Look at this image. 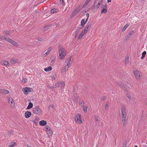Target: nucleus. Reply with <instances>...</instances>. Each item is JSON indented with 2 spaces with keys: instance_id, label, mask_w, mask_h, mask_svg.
Returning a JSON list of instances; mask_svg holds the SVG:
<instances>
[{
  "instance_id": "obj_1",
  "label": "nucleus",
  "mask_w": 147,
  "mask_h": 147,
  "mask_svg": "<svg viewBox=\"0 0 147 147\" xmlns=\"http://www.w3.org/2000/svg\"><path fill=\"white\" fill-rule=\"evenodd\" d=\"M58 50L59 59H63L66 55L65 49L63 48L61 45H60L59 46Z\"/></svg>"
},
{
  "instance_id": "obj_2",
  "label": "nucleus",
  "mask_w": 147,
  "mask_h": 147,
  "mask_svg": "<svg viewBox=\"0 0 147 147\" xmlns=\"http://www.w3.org/2000/svg\"><path fill=\"white\" fill-rule=\"evenodd\" d=\"M65 63H67V66H68V67H67L66 66H65L63 67L62 70L64 72H65L67 71L68 67L71 65L72 63L71 56L67 58L66 59Z\"/></svg>"
},
{
  "instance_id": "obj_3",
  "label": "nucleus",
  "mask_w": 147,
  "mask_h": 147,
  "mask_svg": "<svg viewBox=\"0 0 147 147\" xmlns=\"http://www.w3.org/2000/svg\"><path fill=\"white\" fill-rule=\"evenodd\" d=\"M33 111L35 114L40 115L42 113L41 111L38 106H36L34 108H33Z\"/></svg>"
},
{
  "instance_id": "obj_4",
  "label": "nucleus",
  "mask_w": 147,
  "mask_h": 147,
  "mask_svg": "<svg viewBox=\"0 0 147 147\" xmlns=\"http://www.w3.org/2000/svg\"><path fill=\"white\" fill-rule=\"evenodd\" d=\"M44 129L47 132V133L49 136L52 135L53 132L50 127L46 125Z\"/></svg>"
},
{
  "instance_id": "obj_5",
  "label": "nucleus",
  "mask_w": 147,
  "mask_h": 147,
  "mask_svg": "<svg viewBox=\"0 0 147 147\" xmlns=\"http://www.w3.org/2000/svg\"><path fill=\"white\" fill-rule=\"evenodd\" d=\"M22 91L24 92V94L26 95L28 94L29 92L33 91L32 88L27 87L23 88Z\"/></svg>"
},
{
  "instance_id": "obj_6",
  "label": "nucleus",
  "mask_w": 147,
  "mask_h": 147,
  "mask_svg": "<svg viewBox=\"0 0 147 147\" xmlns=\"http://www.w3.org/2000/svg\"><path fill=\"white\" fill-rule=\"evenodd\" d=\"M135 76L137 80H139L140 79V73L138 71H136L134 72Z\"/></svg>"
},
{
  "instance_id": "obj_7",
  "label": "nucleus",
  "mask_w": 147,
  "mask_h": 147,
  "mask_svg": "<svg viewBox=\"0 0 147 147\" xmlns=\"http://www.w3.org/2000/svg\"><path fill=\"white\" fill-rule=\"evenodd\" d=\"M122 119L123 126H124L125 125V124L127 123L126 119V115H121Z\"/></svg>"
},
{
  "instance_id": "obj_8",
  "label": "nucleus",
  "mask_w": 147,
  "mask_h": 147,
  "mask_svg": "<svg viewBox=\"0 0 147 147\" xmlns=\"http://www.w3.org/2000/svg\"><path fill=\"white\" fill-rule=\"evenodd\" d=\"M11 33V30L9 31H4L3 34L4 37L9 36H10Z\"/></svg>"
},
{
  "instance_id": "obj_9",
  "label": "nucleus",
  "mask_w": 147,
  "mask_h": 147,
  "mask_svg": "<svg viewBox=\"0 0 147 147\" xmlns=\"http://www.w3.org/2000/svg\"><path fill=\"white\" fill-rule=\"evenodd\" d=\"M0 92L3 94H8L9 92L7 90L0 89Z\"/></svg>"
},
{
  "instance_id": "obj_10",
  "label": "nucleus",
  "mask_w": 147,
  "mask_h": 147,
  "mask_svg": "<svg viewBox=\"0 0 147 147\" xmlns=\"http://www.w3.org/2000/svg\"><path fill=\"white\" fill-rule=\"evenodd\" d=\"M121 113V115H126L125 107L124 106L122 107Z\"/></svg>"
},
{
  "instance_id": "obj_11",
  "label": "nucleus",
  "mask_w": 147,
  "mask_h": 147,
  "mask_svg": "<svg viewBox=\"0 0 147 147\" xmlns=\"http://www.w3.org/2000/svg\"><path fill=\"white\" fill-rule=\"evenodd\" d=\"M31 113L30 112L27 111L25 113V116L26 118H28L31 116Z\"/></svg>"
},
{
  "instance_id": "obj_12",
  "label": "nucleus",
  "mask_w": 147,
  "mask_h": 147,
  "mask_svg": "<svg viewBox=\"0 0 147 147\" xmlns=\"http://www.w3.org/2000/svg\"><path fill=\"white\" fill-rule=\"evenodd\" d=\"M78 12V10L77 9H76L72 12L71 14V17L72 18Z\"/></svg>"
},
{
  "instance_id": "obj_13",
  "label": "nucleus",
  "mask_w": 147,
  "mask_h": 147,
  "mask_svg": "<svg viewBox=\"0 0 147 147\" xmlns=\"http://www.w3.org/2000/svg\"><path fill=\"white\" fill-rule=\"evenodd\" d=\"M56 57L54 55L52 56L50 59V60L51 61V65H53L55 63V59Z\"/></svg>"
},
{
  "instance_id": "obj_14",
  "label": "nucleus",
  "mask_w": 147,
  "mask_h": 147,
  "mask_svg": "<svg viewBox=\"0 0 147 147\" xmlns=\"http://www.w3.org/2000/svg\"><path fill=\"white\" fill-rule=\"evenodd\" d=\"M47 123V121L43 120L40 121L39 122L40 125L41 126H44L46 125Z\"/></svg>"
},
{
  "instance_id": "obj_15",
  "label": "nucleus",
  "mask_w": 147,
  "mask_h": 147,
  "mask_svg": "<svg viewBox=\"0 0 147 147\" xmlns=\"http://www.w3.org/2000/svg\"><path fill=\"white\" fill-rule=\"evenodd\" d=\"M86 23H85V20L84 19H82L81 22V28H83L84 27V25Z\"/></svg>"
},
{
  "instance_id": "obj_16",
  "label": "nucleus",
  "mask_w": 147,
  "mask_h": 147,
  "mask_svg": "<svg viewBox=\"0 0 147 147\" xmlns=\"http://www.w3.org/2000/svg\"><path fill=\"white\" fill-rule=\"evenodd\" d=\"M82 28L80 27H78V28L76 30V32L75 36V38H76L77 37V36L78 35V33H79V31H80V30L81 29H82Z\"/></svg>"
},
{
  "instance_id": "obj_17",
  "label": "nucleus",
  "mask_w": 147,
  "mask_h": 147,
  "mask_svg": "<svg viewBox=\"0 0 147 147\" xmlns=\"http://www.w3.org/2000/svg\"><path fill=\"white\" fill-rule=\"evenodd\" d=\"M61 82H57L55 85L53 87V88H56V87H59L61 86Z\"/></svg>"
},
{
  "instance_id": "obj_18",
  "label": "nucleus",
  "mask_w": 147,
  "mask_h": 147,
  "mask_svg": "<svg viewBox=\"0 0 147 147\" xmlns=\"http://www.w3.org/2000/svg\"><path fill=\"white\" fill-rule=\"evenodd\" d=\"M8 101L9 104H12L13 103H14V102L12 97H9L8 98Z\"/></svg>"
},
{
  "instance_id": "obj_19",
  "label": "nucleus",
  "mask_w": 147,
  "mask_h": 147,
  "mask_svg": "<svg viewBox=\"0 0 147 147\" xmlns=\"http://www.w3.org/2000/svg\"><path fill=\"white\" fill-rule=\"evenodd\" d=\"M134 32V31L133 30H132L131 31H130L128 34H127V36L126 37V40H128V38H129L131 36V35Z\"/></svg>"
},
{
  "instance_id": "obj_20",
  "label": "nucleus",
  "mask_w": 147,
  "mask_h": 147,
  "mask_svg": "<svg viewBox=\"0 0 147 147\" xmlns=\"http://www.w3.org/2000/svg\"><path fill=\"white\" fill-rule=\"evenodd\" d=\"M33 106V105L32 103L31 102H30L29 103V104L27 107L26 109H31L32 108Z\"/></svg>"
},
{
  "instance_id": "obj_21",
  "label": "nucleus",
  "mask_w": 147,
  "mask_h": 147,
  "mask_svg": "<svg viewBox=\"0 0 147 147\" xmlns=\"http://www.w3.org/2000/svg\"><path fill=\"white\" fill-rule=\"evenodd\" d=\"M81 117V115L80 114H78L75 116V120L76 122H77V121L78 120V119Z\"/></svg>"
},
{
  "instance_id": "obj_22",
  "label": "nucleus",
  "mask_w": 147,
  "mask_h": 147,
  "mask_svg": "<svg viewBox=\"0 0 147 147\" xmlns=\"http://www.w3.org/2000/svg\"><path fill=\"white\" fill-rule=\"evenodd\" d=\"M52 69V67L51 66H49L48 67H46L44 69V70L45 71H48L51 70Z\"/></svg>"
},
{
  "instance_id": "obj_23",
  "label": "nucleus",
  "mask_w": 147,
  "mask_h": 147,
  "mask_svg": "<svg viewBox=\"0 0 147 147\" xmlns=\"http://www.w3.org/2000/svg\"><path fill=\"white\" fill-rule=\"evenodd\" d=\"M85 34L83 33V32H81L80 34L79 35L78 37V39H80Z\"/></svg>"
},
{
  "instance_id": "obj_24",
  "label": "nucleus",
  "mask_w": 147,
  "mask_h": 147,
  "mask_svg": "<svg viewBox=\"0 0 147 147\" xmlns=\"http://www.w3.org/2000/svg\"><path fill=\"white\" fill-rule=\"evenodd\" d=\"M129 25V24H127L125 25L122 28V31L123 32L124 31Z\"/></svg>"
},
{
  "instance_id": "obj_25",
  "label": "nucleus",
  "mask_w": 147,
  "mask_h": 147,
  "mask_svg": "<svg viewBox=\"0 0 147 147\" xmlns=\"http://www.w3.org/2000/svg\"><path fill=\"white\" fill-rule=\"evenodd\" d=\"M58 11V9H52L51 10V13H54L57 12Z\"/></svg>"
},
{
  "instance_id": "obj_26",
  "label": "nucleus",
  "mask_w": 147,
  "mask_h": 147,
  "mask_svg": "<svg viewBox=\"0 0 147 147\" xmlns=\"http://www.w3.org/2000/svg\"><path fill=\"white\" fill-rule=\"evenodd\" d=\"M16 145V142H12L8 146V147H13Z\"/></svg>"
},
{
  "instance_id": "obj_27",
  "label": "nucleus",
  "mask_w": 147,
  "mask_h": 147,
  "mask_svg": "<svg viewBox=\"0 0 147 147\" xmlns=\"http://www.w3.org/2000/svg\"><path fill=\"white\" fill-rule=\"evenodd\" d=\"M146 51H144L142 53V56L141 57V59H143L144 57L145 56L146 54Z\"/></svg>"
},
{
  "instance_id": "obj_28",
  "label": "nucleus",
  "mask_w": 147,
  "mask_h": 147,
  "mask_svg": "<svg viewBox=\"0 0 147 147\" xmlns=\"http://www.w3.org/2000/svg\"><path fill=\"white\" fill-rule=\"evenodd\" d=\"M11 44L14 46H17L19 45L18 44L17 42L13 40Z\"/></svg>"
},
{
  "instance_id": "obj_29",
  "label": "nucleus",
  "mask_w": 147,
  "mask_h": 147,
  "mask_svg": "<svg viewBox=\"0 0 147 147\" xmlns=\"http://www.w3.org/2000/svg\"><path fill=\"white\" fill-rule=\"evenodd\" d=\"M107 12V9H103V8L102 9L100 13H106Z\"/></svg>"
},
{
  "instance_id": "obj_30",
  "label": "nucleus",
  "mask_w": 147,
  "mask_h": 147,
  "mask_svg": "<svg viewBox=\"0 0 147 147\" xmlns=\"http://www.w3.org/2000/svg\"><path fill=\"white\" fill-rule=\"evenodd\" d=\"M5 40H6L7 41L9 42L10 43H11V42H12V41L13 40L12 39H11L8 38H5Z\"/></svg>"
},
{
  "instance_id": "obj_31",
  "label": "nucleus",
  "mask_w": 147,
  "mask_h": 147,
  "mask_svg": "<svg viewBox=\"0 0 147 147\" xmlns=\"http://www.w3.org/2000/svg\"><path fill=\"white\" fill-rule=\"evenodd\" d=\"M91 27V24H90V23L89 24L88 23L87 24V25L86 26H85V28L86 29H87V30H88Z\"/></svg>"
},
{
  "instance_id": "obj_32",
  "label": "nucleus",
  "mask_w": 147,
  "mask_h": 147,
  "mask_svg": "<svg viewBox=\"0 0 147 147\" xmlns=\"http://www.w3.org/2000/svg\"><path fill=\"white\" fill-rule=\"evenodd\" d=\"M51 50V48L50 47H49L48 49V51H47V52L44 55V57H46L47 54L48 53H49L50 51Z\"/></svg>"
},
{
  "instance_id": "obj_33",
  "label": "nucleus",
  "mask_w": 147,
  "mask_h": 147,
  "mask_svg": "<svg viewBox=\"0 0 147 147\" xmlns=\"http://www.w3.org/2000/svg\"><path fill=\"white\" fill-rule=\"evenodd\" d=\"M38 121V119L37 118H35L33 121V122L35 124H36Z\"/></svg>"
},
{
  "instance_id": "obj_34",
  "label": "nucleus",
  "mask_w": 147,
  "mask_h": 147,
  "mask_svg": "<svg viewBox=\"0 0 147 147\" xmlns=\"http://www.w3.org/2000/svg\"><path fill=\"white\" fill-rule=\"evenodd\" d=\"M101 7L103 9H107V4H105V5L102 4L101 6Z\"/></svg>"
},
{
  "instance_id": "obj_35",
  "label": "nucleus",
  "mask_w": 147,
  "mask_h": 147,
  "mask_svg": "<svg viewBox=\"0 0 147 147\" xmlns=\"http://www.w3.org/2000/svg\"><path fill=\"white\" fill-rule=\"evenodd\" d=\"M61 82V88H64V87L65 86V82Z\"/></svg>"
},
{
  "instance_id": "obj_36",
  "label": "nucleus",
  "mask_w": 147,
  "mask_h": 147,
  "mask_svg": "<svg viewBox=\"0 0 147 147\" xmlns=\"http://www.w3.org/2000/svg\"><path fill=\"white\" fill-rule=\"evenodd\" d=\"M17 61V59L13 60L11 59L10 61L11 63L12 64H15Z\"/></svg>"
},
{
  "instance_id": "obj_37",
  "label": "nucleus",
  "mask_w": 147,
  "mask_h": 147,
  "mask_svg": "<svg viewBox=\"0 0 147 147\" xmlns=\"http://www.w3.org/2000/svg\"><path fill=\"white\" fill-rule=\"evenodd\" d=\"M3 64L6 65H8L9 63L7 61H5L3 62Z\"/></svg>"
},
{
  "instance_id": "obj_38",
  "label": "nucleus",
  "mask_w": 147,
  "mask_h": 147,
  "mask_svg": "<svg viewBox=\"0 0 147 147\" xmlns=\"http://www.w3.org/2000/svg\"><path fill=\"white\" fill-rule=\"evenodd\" d=\"M129 61V57H126L125 59V63H127Z\"/></svg>"
},
{
  "instance_id": "obj_39",
  "label": "nucleus",
  "mask_w": 147,
  "mask_h": 147,
  "mask_svg": "<svg viewBox=\"0 0 147 147\" xmlns=\"http://www.w3.org/2000/svg\"><path fill=\"white\" fill-rule=\"evenodd\" d=\"M88 30H87L86 29V28H84V30L82 32H83V33H84V34H86Z\"/></svg>"
},
{
  "instance_id": "obj_40",
  "label": "nucleus",
  "mask_w": 147,
  "mask_h": 147,
  "mask_svg": "<svg viewBox=\"0 0 147 147\" xmlns=\"http://www.w3.org/2000/svg\"><path fill=\"white\" fill-rule=\"evenodd\" d=\"M6 38L4 36H0V39L1 40H5V38Z\"/></svg>"
},
{
  "instance_id": "obj_41",
  "label": "nucleus",
  "mask_w": 147,
  "mask_h": 147,
  "mask_svg": "<svg viewBox=\"0 0 147 147\" xmlns=\"http://www.w3.org/2000/svg\"><path fill=\"white\" fill-rule=\"evenodd\" d=\"M77 122H78L79 123H82V121L81 120V117L78 119V121H77Z\"/></svg>"
},
{
  "instance_id": "obj_42",
  "label": "nucleus",
  "mask_w": 147,
  "mask_h": 147,
  "mask_svg": "<svg viewBox=\"0 0 147 147\" xmlns=\"http://www.w3.org/2000/svg\"><path fill=\"white\" fill-rule=\"evenodd\" d=\"M127 143L126 141H124V142L123 144V147H126Z\"/></svg>"
},
{
  "instance_id": "obj_43",
  "label": "nucleus",
  "mask_w": 147,
  "mask_h": 147,
  "mask_svg": "<svg viewBox=\"0 0 147 147\" xmlns=\"http://www.w3.org/2000/svg\"><path fill=\"white\" fill-rule=\"evenodd\" d=\"M27 79H25L24 78H23L22 79V82L23 83H25L27 81Z\"/></svg>"
},
{
  "instance_id": "obj_44",
  "label": "nucleus",
  "mask_w": 147,
  "mask_h": 147,
  "mask_svg": "<svg viewBox=\"0 0 147 147\" xmlns=\"http://www.w3.org/2000/svg\"><path fill=\"white\" fill-rule=\"evenodd\" d=\"M81 106L82 107H84V102L83 101H82L80 103Z\"/></svg>"
},
{
  "instance_id": "obj_45",
  "label": "nucleus",
  "mask_w": 147,
  "mask_h": 147,
  "mask_svg": "<svg viewBox=\"0 0 147 147\" xmlns=\"http://www.w3.org/2000/svg\"><path fill=\"white\" fill-rule=\"evenodd\" d=\"M51 25H46V26H45L44 27V29L45 30H46V28H48L50 26H51Z\"/></svg>"
},
{
  "instance_id": "obj_46",
  "label": "nucleus",
  "mask_w": 147,
  "mask_h": 147,
  "mask_svg": "<svg viewBox=\"0 0 147 147\" xmlns=\"http://www.w3.org/2000/svg\"><path fill=\"white\" fill-rule=\"evenodd\" d=\"M109 106L108 105H107V104L106 105H105V110H107L109 109Z\"/></svg>"
},
{
  "instance_id": "obj_47",
  "label": "nucleus",
  "mask_w": 147,
  "mask_h": 147,
  "mask_svg": "<svg viewBox=\"0 0 147 147\" xmlns=\"http://www.w3.org/2000/svg\"><path fill=\"white\" fill-rule=\"evenodd\" d=\"M119 85H120V87L122 88H124L125 87L124 85L122 84H119Z\"/></svg>"
},
{
  "instance_id": "obj_48",
  "label": "nucleus",
  "mask_w": 147,
  "mask_h": 147,
  "mask_svg": "<svg viewBox=\"0 0 147 147\" xmlns=\"http://www.w3.org/2000/svg\"><path fill=\"white\" fill-rule=\"evenodd\" d=\"M101 5V4H100L99 3H98L97 5H96V7L97 9H98L100 5Z\"/></svg>"
},
{
  "instance_id": "obj_49",
  "label": "nucleus",
  "mask_w": 147,
  "mask_h": 147,
  "mask_svg": "<svg viewBox=\"0 0 147 147\" xmlns=\"http://www.w3.org/2000/svg\"><path fill=\"white\" fill-rule=\"evenodd\" d=\"M83 108H84L83 110H84V112H86L87 111L88 107H83Z\"/></svg>"
},
{
  "instance_id": "obj_50",
  "label": "nucleus",
  "mask_w": 147,
  "mask_h": 147,
  "mask_svg": "<svg viewBox=\"0 0 147 147\" xmlns=\"http://www.w3.org/2000/svg\"><path fill=\"white\" fill-rule=\"evenodd\" d=\"M54 108V105H50L49 106V108L51 109H53Z\"/></svg>"
},
{
  "instance_id": "obj_51",
  "label": "nucleus",
  "mask_w": 147,
  "mask_h": 147,
  "mask_svg": "<svg viewBox=\"0 0 147 147\" xmlns=\"http://www.w3.org/2000/svg\"><path fill=\"white\" fill-rule=\"evenodd\" d=\"M60 3L62 5H63L64 4V2L63 0H60Z\"/></svg>"
},
{
  "instance_id": "obj_52",
  "label": "nucleus",
  "mask_w": 147,
  "mask_h": 147,
  "mask_svg": "<svg viewBox=\"0 0 147 147\" xmlns=\"http://www.w3.org/2000/svg\"><path fill=\"white\" fill-rule=\"evenodd\" d=\"M127 97L128 98H129V99H130L131 98V96L128 94H127Z\"/></svg>"
},
{
  "instance_id": "obj_53",
  "label": "nucleus",
  "mask_w": 147,
  "mask_h": 147,
  "mask_svg": "<svg viewBox=\"0 0 147 147\" xmlns=\"http://www.w3.org/2000/svg\"><path fill=\"white\" fill-rule=\"evenodd\" d=\"M43 40V38H39L38 39V40L39 41H41Z\"/></svg>"
},
{
  "instance_id": "obj_54",
  "label": "nucleus",
  "mask_w": 147,
  "mask_h": 147,
  "mask_svg": "<svg viewBox=\"0 0 147 147\" xmlns=\"http://www.w3.org/2000/svg\"><path fill=\"white\" fill-rule=\"evenodd\" d=\"M106 99L105 96H104L102 97L101 99L102 100H104Z\"/></svg>"
},
{
  "instance_id": "obj_55",
  "label": "nucleus",
  "mask_w": 147,
  "mask_h": 147,
  "mask_svg": "<svg viewBox=\"0 0 147 147\" xmlns=\"http://www.w3.org/2000/svg\"><path fill=\"white\" fill-rule=\"evenodd\" d=\"M90 2H88L87 0H86L85 2L86 4L88 5Z\"/></svg>"
},
{
  "instance_id": "obj_56",
  "label": "nucleus",
  "mask_w": 147,
  "mask_h": 147,
  "mask_svg": "<svg viewBox=\"0 0 147 147\" xmlns=\"http://www.w3.org/2000/svg\"><path fill=\"white\" fill-rule=\"evenodd\" d=\"M87 5L85 3H84V4L83 5L82 7L83 8H85L86 7Z\"/></svg>"
},
{
  "instance_id": "obj_57",
  "label": "nucleus",
  "mask_w": 147,
  "mask_h": 147,
  "mask_svg": "<svg viewBox=\"0 0 147 147\" xmlns=\"http://www.w3.org/2000/svg\"><path fill=\"white\" fill-rule=\"evenodd\" d=\"M87 5L85 3H84V4L83 5L82 7L83 8H85L86 7Z\"/></svg>"
},
{
  "instance_id": "obj_58",
  "label": "nucleus",
  "mask_w": 147,
  "mask_h": 147,
  "mask_svg": "<svg viewBox=\"0 0 147 147\" xmlns=\"http://www.w3.org/2000/svg\"><path fill=\"white\" fill-rule=\"evenodd\" d=\"M95 120L96 121H98V117H95Z\"/></svg>"
},
{
  "instance_id": "obj_59",
  "label": "nucleus",
  "mask_w": 147,
  "mask_h": 147,
  "mask_svg": "<svg viewBox=\"0 0 147 147\" xmlns=\"http://www.w3.org/2000/svg\"><path fill=\"white\" fill-rule=\"evenodd\" d=\"M98 3H99L100 4H101V3L102 2V1L98 0Z\"/></svg>"
},
{
  "instance_id": "obj_60",
  "label": "nucleus",
  "mask_w": 147,
  "mask_h": 147,
  "mask_svg": "<svg viewBox=\"0 0 147 147\" xmlns=\"http://www.w3.org/2000/svg\"><path fill=\"white\" fill-rule=\"evenodd\" d=\"M86 16L87 17V18H89V13H87L86 14Z\"/></svg>"
},
{
  "instance_id": "obj_61",
  "label": "nucleus",
  "mask_w": 147,
  "mask_h": 147,
  "mask_svg": "<svg viewBox=\"0 0 147 147\" xmlns=\"http://www.w3.org/2000/svg\"><path fill=\"white\" fill-rule=\"evenodd\" d=\"M97 1H98L97 0H95L94 1V5L97 2Z\"/></svg>"
},
{
  "instance_id": "obj_62",
  "label": "nucleus",
  "mask_w": 147,
  "mask_h": 147,
  "mask_svg": "<svg viewBox=\"0 0 147 147\" xmlns=\"http://www.w3.org/2000/svg\"><path fill=\"white\" fill-rule=\"evenodd\" d=\"M88 18H86V20L85 21V23H86L88 20Z\"/></svg>"
},
{
  "instance_id": "obj_63",
  "label": "nucleus",
  "mask_w": 147,
  "mask_h": 147,
  "mask_svg": "<svg viewBox=\"0 0 147 147\" xmlns=\"http://www.w3.org/2000/svg\"><path fill=\"white\" fill-rule=\"evenodd\" d=\"M107 2L108 3L111 2V0H107Z\"/></svg>"
},
{
  "instance_id": "obj_64",
  "label": "nucleus",
  "mask_w": 147,
  "mask_h": 147,
  "mask_svg": "<svg viewBox=\"0 0 147 147\" xmlns=\"http://www.w3.org/2000/svg\"><path fill=\"white\" fill-rule=\"evenodd\" d=\"M26 146L28 147H32V146H30L28 145V144H27Z\"/></svg>"
}]
</instances>
